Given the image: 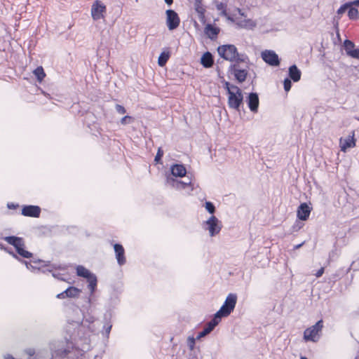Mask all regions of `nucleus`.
<instances>
[{
	"label": "nucleus",
	"instance_id": "1",
	"mask_svg": "<svg viewBox=\"0 0 359 359\" xmlns=\"http://www.w3.org/2000/svg\"><path fill=\"white\" fill-rule=\"evenodd\" d=\"M4 240L8 244L13 246L15 249L14 252L12 249L9 248H4V250L11 255L14 259L21 262V258H31L32 253L26 250L25 240L22 237L15 236H9L4 238Z\"/></svg>",
	"mask_w": 359,
	"mask_h": 359
},
{
	"label": "nucleus",
	"instance_id": "2",
	"mask_svg": "<svg viewBox=\"0 0 359 359\" xmlns=\"http://www.w3.org/2000/svg\"><path fill=\"white\" fill-rule=\"evenodd\" d=\"M218 54L224 60L235 62L248 63L249 58L245 54H239L234 45L226 44L217 48Z\"/></svg>",
	"mask_w": 359,
	"mask_h": 359
},
{
	"label": "nucleus",
	"instance_id": "3",
	"mask_svg": "<svg viewBox=\"0 0 359 359\" xmlns=\"http://www.w3.org/2000/svg\"><path fill=\"white\" fill-rule=\"evenodd\" d=\"M237 302V295L234 293H230L227 295L223 305L219 311L216 312L214 317L219 322L222 318L229 316L231 313L234 310Z\"/></svg>",
	"mask_w": 359,
	"mask_h": 359
},
{
	"label": "nucleus",
	"instance_id": "4",
	"mask_svg": "<svg viewBox=\"0 0 359 359\" xmlns=\"http://www.w3.org/2000/svg\"><path fill=\"white\" fill-rule=\"evenodd\" d=\"M233 89L235 90L228 94V105L229 108L239 111L243 100V93L238 87H234Z\"/></svg>",
	"mask_w": 359,
	"mask_h": 359
},
{
	"label": "nucleus",
	"instance_id": "5",
	"mask_svg": "<svg viewBox=\"0 0 359 359\" xmlns=\"http://www.w3.org/2000/svg\"><path fill=\"white\" fill-rule=\"evenodd\" d=\"M323 327V321L318 320L314 325L307 328L304 332V339L305 341H317L318 332L321 331Z\"/></svg>",
	"mask_w": 359,
	"mask_h": 359
},
{
	"label": "nucleus",
	"instance_id": "6",
	"mask_svg": "<svg viewBox=\"0 0 359 359\" xmlns=\"http://www.w3.org/2000/svg\"><path fill=\"white\" fill-rule=\"evenodd\" d=\"M222 227V222L214 215L211 216L204 224V228L209 231L210 236L217 235Z\"/></svg>",
	"mask_w": 359,
	"mask_h": 359
},
{
	"label": "nucleus",
	"instance_id": "7",
	"mask_svg": "<svg viewBox=\"0 0 359 359\" xmlns=\"http://www.w3.org/2000/svg\"><path fill=\"white\" fill-rule=\"evenodd\" d=\"M73 349L72 344H67L66 348L60 347L52 352V357L50 359H69V355ZM41 353L36 354V359H41Z\"/></svg>",
	"mask_w": 359,
	"mask_h": 359
},
{
	"label": "nucleus",
	"instance_id": "8",
	"mask_svg": "<svg viewBox=\"0 0 359 359\" xmlns=\"http://www.w3.org/2000/svg\"><path fill=\"white\" fill-rule=\"evenodd\" d=\"M107 12L106 6L100 0H95L91 6V16L94 20L104 18V14Z\"/></svg>",
	"mask_w": 359,
	"mask_h": 359
},
{
	"label": "nucleus",
	"instance_id": "9",
	"mask_svg": "<svg viewBox=\"0 0 359 359\" xmlns=\"http://www.w3.org/2000/svg\"><path fill=\"white\" fill-rule=\"evenodd\" d=\"M261 56L262 60L270 66L278 67L280 65L279 57L274 50H265L262 52Z\"/></svg>",
	"mask_w": 359,
	"mask_h": 359
},
{
	"label": "nucleus",
	"instance_id": "10",
	"mask_svg": "<svg viewBox=\"0 0 359 359\" xmlns=\"http://www.w3.org/2000/svg\"><path fill=\"white\" fill-rule=\"evenodd\" d=\"M238 63L239 62H235L231 65L229 71L234 75L235 79L239 83H243L247 78L248 71L245 69H241Z\"/></svg>",
	"mask_w": 359,
	"mask_h": 359
},
{
	"label": "nucleus",
	"instance_id": "11",
	"mask_svg": "<svg viewBox=\"0 0 359 359\" xmlns=\"http://www.w3.org/2000/svg\"><path fill=\"white\" fill-rule=\"evenodd\" d=\"M166 24L170 30L175 29L180 25V20L178 14L172 9L166 11Z\"/></svg>",
	"mask_w": 359,
	"mask_h": 359
},
{
	"label": "nucleus",
	"instance_id": "12",
	"mask_svg": "<svg viewBox=\"0 0 359 359\" xmlns=\"http://www.w3.org/2000/svg\"><path fill=\"white\" fill-rule=\"evenodd\" d=\"M356 140L355 139V132L353 130L351 135H348L346 138L341 137L339 140V146L341 151L346 152L347 149L355 147Z\"/></svg>",
	"mask_w": 359,
	"mask_h": 359
},
{
	"label": "nucleus",
	"instance_id": "13",
	"mask_svg": "<svg viewBox=\"0 0 359 359\" xmlns=\"http://www.w3.org/2000/svg\"><path fill=\"white\" fill-rule=\"evenodd\" d=\"M166 184L177 189H184L188 186L191 185V180L190 179H188L187 180L182 181L175 180L172 177H170V175H167Z\"/></svg>",
	"mask_w": 359,
	"mask_h": 359
},
{
	"label": "nucleus",
	"instance_id": "14",
	"mask_svg": "<svg viewBox=\"0 0 359 359\" xmlns=\"http://www.w3.org/2000/svg\"><path fill=\"white\" fill-rule=\"evenodd\" d=\"M246 102L250 110L256 113L258 111L259 100L257 93H250L246 98Z\"/></svg>",
	"mask_w": 359,
	"mask_h": 359
},
{
	"label": "nucleus",
	"instance_id": "15",
	"mask_svg": "<svg viewBox=\"0 0 359 359\" xmlns=\"http://www.w3.org/2000/svg\"><path fill=\"white\" fill-rule=\"evenodd\" d=\"M81 292V290L76 287L70 286L67 287L65 291L57 294V299L65 298H76L78 297Z\"/></svg>",
	"mask_w": 359,
	"mask_h": 359
},
{
	"label": "nucleus",
	"instance_id": "16",
	"mask_svg": "<svg viewBox=\"0 0 359 359\" xmlns=\"http://www.w3.org/2000/svg\"><path fill=\"white\" fill-rule=\"evenodd\" d=\"M41 213V208L38 205H24L22 208V215L30 217H39Z\"/></svg>",
	"mask_w": 359,
	"mask_h": 359
},
{
	"label": "nucleus",
	"instance_id": "17",
	"mask_svg": "<svg viewBox=\"0 0 359 359\" xmlns=\"http://www.w3.org/2000/svg\"><path fill=\"white\" fill-rule=\"evenodd\" d=\"M311 208L306 203H301L297 211V217L302 221H306L309 217Z\"/></svg>",
	"mask_w": 359,
	"mask_h": 359
},
{
	"label": "nucleus",
	"instance_id": "18",
	"mask_svg": "<svg viewBox=\"0 0 359 359\" xmlns=\"http://www.w3.org/2000/svg\"><path fill=\"white\" fill-rule=\"evenodd\" d=\"M219 321L214 317L209 323L206 324L203 330L198 334L196 339L198 340L208 335L214 330V328L219 324Z\"/></svg>",
	"mask_w": 359,
	"mask_h": 359
},
{
	"label": "nucleus",
	"instance_id": "19",
	"mask_svg": "<svg viewBox=\"0 0 359 359\" xmlns=\"http://www.w3.org/2000/svg\"><path fill=\"white\" fill-rule=\"evenodd\" d=\"M114 250L116 255V259L118 265L123 266L126 264L125 250L122 245L116 243L114 245Z\"/></svg>",
	"mask_w": 359,
	"mask_h": 359
},
{
	"label": "nucleus",
	"instance_id": "20",
	"mask_svg": "<svg viewBox=\"0 0 359 359\" xmlns=\"http://www.w3.org/2000/svg\"><path fill=\"white\" fill-rule=\"evenodd\" d=\"M220 29L212 24H207L204 28V33L211 40H215L217 38L219 34Z\"/></svg>",
	"mask_w": 359,
	"mask_h": 359
},
{
	"label": "nucleus",
	"instance_id": "21",
	"mask_svg": "<svg viewBox=\"0 0 359 359\" xmlns=\"http://www.w3.org/2000/svg\"><path fill=\"white\" fill-rule=\"evenodd\" d=\"M171 175L170 177H182L186 175L187 170L182 164H174L170 168Z\"/></svg>",
	"mask_w": 359,
	"mask_h": 359
},
{
	"label": "nucleus",
	"instance_id": "22",
	"mask_svg": "<svg viewBox=\"0 0 359 359\" xmlns=\"http://www.w3.org/2000/svg\"><path fill=\"white\" fill-rule=\"evenodd\" d=\"M289 79L294 82H298L301 79L302 72L296 65H292L288 69Z\"/></svg>",
	"mask_w": 359,
	"mask_h": 359
},
{
	"label": "nucleus",
	"instance_id": "23",
	"mask_svg": "<svg viewBox=\"0 0 359 359\" xmlns=\"http://www.w3.org/2000/svg\"><path fill=\"white\" fill-rule=\"evenodd\" d=\"M201 63L205 68L212 67L214 64L212 55L208 51L205 52L201 58Z\"/></svg>",
	"mask_w": 359,
	"mask_h": 359
},
{
	"label": "nucleus",
	"instance_id": "24",
	"mask_svg": "<svg viewBox=\"0 0 359 359\" xmlns=\"http://www.w3.org/2000/svg\"><path fill=\"white\" fill-rule=\"evenodd\" d=\"M104 320H105V323H104V324L103 325V328H102V334L104 336H105L107 338H108L109 333L111 332V327H112V324L110 322L111 314L110 313L105 314Z\"/></svg>",
	"mask_w": 359,
	"mask_h": 359
},
{
	"label": "nucleus",
	"instance_id": "25",
	"mask_svg": "<svg viewBox=\"0 0 359 359\" xmlns=\"http://www.w3.org/2000/svg\"><path fill=\"white\" fill-rule=\"evenodd\" d=\"M30 260L29 261H27V260H22L21 261V263H22L23 264L25 265L26 268L31 271L33 273H39L41 271V264H33V262H32V258H29Z\"/></svg>",
	"mask_w": 359,
	"mask_h": 359
},
{
	"label": "nucleus",
	"instance_id": "26",
	"mask_svg": "<svg viewBox=\"0 0 359 359\" xmlns=\"http://www.w3.org/2000/svg\"><path fill=\"white\" fill-rule=\"evenodd\" d=\"M88 283V288L90 291V294L92 295L94 292L96 290L97 287V279L96 276L94 273H91L87 278H86Z\"/></svg>",
	"mask_w": 359,
	"mask_h": 359
},
{
	"label": "nucleus",
	"instance_id": "27",
	"mask_svg": "<svg viewBox=\"0 0 359 359\" xmlns=\"http://www.w3.org/2000/svg\"><path fill=\"white\" fill-rule=\"evenodd\" d=\"M344 48L346 53L351 57H353L355 50H356L354 43L348 39H346L344 41Z\"/></svg>",
	"mask_w": 359,
	"mask_h": 359
},
{
	"label": "nucleus",
	"instance_id": "28",
	"mask_svg": "<svg viewBox=\"0 0 359 359\" xmlns=\"http://www.w3.org/2000/svg\"><path fill=\"white\" fill-rule=\"evenodd\" d=\"M237 25L241 28L253 29L256 27L257 24L252 20L247 19L237 22Z\"/></svg>",
	"mask_w": 359,
	"mask_h": 359
},
{
	"label": "nucleus",
	"instance_id": "29",
	"mask_svg": "<svg viewBox=\"0 0 359 359\" xmlns=\"http://www.w3.org/2000/svg\"><path fill=\"white\" fill-rule=\"evenodd\" d=\"M76 270L78 276L84 278L86 279L92 273V272L81 265L77 266Z\"/></svg>",
	"mask_w": 359,
	"mask_h": 359
},
{
	"label": "nucleus",
	"instance_id": "30",
	"mask_svg": "<svg viewBox=\"0 0 359 359\" xmlns=\"http://www.w3.org/2000/svg\"><path fill=\"white\" fill-rule=\"evenodd\" d=\"M170 56L169 51H163L158 59V64L160 67H163L167 63Z\"/></svg>",
	"mask_w": 359,
	"mask_h": 359
},
{
	"label": "nucleus",
	"instance_id": "31",
	"mask_svg": "<svg viewBox=\"0 0 359 359\" xmlns=\"http://www.w3.org/2000/svg\"><path fill=\"white\" fill-rule=\"evenodd\" d=\"M33 73L39 82H41L46 76L45 72L41 66L37 67Z\"/></svg>",
	"mask_w": 359,
	"mask_h": 359
},
{
	"label": "nucleus",
	"instance_id": "32",
	"mask_svg": "<svg viewBox=\"0 0 359 359\" xmlns=\"http://www.w3.org/2000/svg\"><path fill=\"white\" fill-rule=\"evenodd\" d=\"M358 11L357 8L351 6L348 10V16L351 20H356L358 18Z\"/></svg>",
	"mask_w": 359,
	"mask_h": 359
},
{
	"label": "nucleus",
	"instance_id": "33",
	"mask_svg": "<svg viewBox=\"0 0 359 359\" xmlns=\"http://www.w3.org/2000/svg\"><path fill=\"white\" fill-rule=\"evenodd\" d=\"M201 3H202V0H195L196 11L198 14H200L201 18L202 19H204L205 9L201 6Z\"/></svg>",
	"mask_w": 359,
	"mask_h": 359
},
{
	"label": "nucleus",
	"instance_id": "34",
	"mask_svg": "<svg viewBox=\"0 0 359 359\" xmlns=\"http://www.w3.org/2000/svg\"><path fill=\"white\" fill-rule=\"evenodd\" d=\"M31 258H32V262H33V264H41V267L50 266V261H46V260H43L41 259H37V258L34 257L33 255H32V257H31Z\"/></svg>",
	"mask_w": 359,
	"mask_h": 359
},
{
	"label": "nucleus",
	"instance_id": "35",
	"mask_svg": "<svg viewBox=\"0 0 359 359\" xmlns=\"http://www.w3.org/2000/svg\"><path fill=\"white\" fill-rule=\"evenodd\" d=\"M216 8L217 11H221L220 15L222 16H227L226 12V5L222 2L218 3L216 5Z\"/></svg>",
	"mask_w": 359,
	"mask_h": 359
},
{
	"label": "nucleus",
	"instance_id": "36",
	"mask_svg": "<svg viewBox=\"0 0 359 359\" xmlns=\"http://www.w3.org/2000/svg\"><path fill=\"white\" fill-rule=\"evenodd\" d=\"M351 3L347 2L343 5H341L339 8L337 10V14L338 15H342L346 11L348 10V8L351 7Z\"/></svg>",
	"mask_w": 359,
	"mask_h": 359
},
{
	"label": "nucleus",
	"instance_id": "37",
	"mask_svg": "<svg viewBox=\"0 0 359 359\" xmlns=\"http://www.w3.org/2000/svg\"><path fill=\"white\" fill-rule=\"evenodd\" d=\"M205 208L206 210L210 213L213 214L215 212V205L210 202V201H206L205 203Z\"/></svg>",
	"mask_w": 359,
	"mask_h": 359
},
{
	"label": "nucleus",
	"instance_id": "38",
	"mask_svg": "<svg viewBox=\"0 0 359 359\" xmlns=\"http://www.w3.org/2000/svg\"><path fill=\"white\" fill-rule=\"evenodd\" d=\"M283 86H284V90L286 92H288L291 89V87H292V80L290 79L289 78H285L283 81Z\"/></svg>",
	"mask_w": 359,
	"mask_h": 359
},
{
	"label": "nucleus",
	"instance_id": "39",
	"mask_svg": "<svg viewBox=\"0 0 359 359\" xmlns=\"http://www.w3.org/2000/svg\"><path fill=\"white\" fill-rule=\"evenodd\" d=\"M133 121V118L132 116L126 115L121 119L120 123L122 125H127V124L130 123Z\"/></svg>",
	"mask_w": 359,
	"mask_h": 359
},
{
	"label": "nucleus",
	"instance_id": "40",
	"mask_svg": "<svg viewBox=\"0 0 359 359\" xmlns=\"http://www.w3.org/2000/svg\"><path fill=\"white\" fill-rule=\"evenodd\" d=\"M196 338L195 339L194 337H189L187 339V344L190 350H194L195 344H196Z\"/></svg>",
	"mask_w": 359,
	"mask_h": 359
},
{
	"label": "nucleus",
	"instance_id": "41",
	"mask_svg": "<svg viewBox=\"0 0 359 359\" xmlns=\"http://www.w3.org/2000/svg\"><path fill=\"white\" fill-rule=\"evenodd\" d=\"M224 86L228 94L235 90L234 89H233V88L237 87L235 85L230 84V83L228 81H225Z\"/></svg>",
	"mask_w": 359,
	"mask_h": 359
},
{
	"label": "nucleus",
	"instance_id": "42",
	"mask_svg": "<svg viewBox=\"0 0 359 359\" xmlns=\"http://www.w3.org/2000/svg\"><path fill=\"white\" fill-rule=\"evenodd\" d=\"M163 151L161 148H158V151H157V153H156V155L155 156V158H154V161L156 162V163H159L161 160V158L163 157Z\"/></svg>",
	"mask_w": 359,
	"mask_h": 359
},
{
	"label": "nucleus",
	"instance_id": "43",
	"mask_svg": "<svg viewBox=\"0 0 359 359\" xmlns=\"http://www.w3.org/2000/svg\"><path fill=\"white\" fill-rule=\"evenodd\" d=\"M116 112L119 114H123L126 112L125 107L121 104H116L115 106Z\"/></svg>",
	"mask_w": 359,
	"mask_h": 359
},
{
	"label": "nucleus",
	"instance_id": "44",
	"mask_svg": "<svg viewBox=\"0 0 359 359\" xmlns=\"http://www.w3.org/2000/svg\"><path fill=\"white\" fill-rule=\"evenodd\" d=\"M302 228V225L299 224V222H296L293 226L292 229L294 231H298Z\"/></svg>",
	"mask_w": 359,
	"mask_h": 359
},
{
	"label": "nucleus",
	"instance_id": "45",
	"mask_svg": "<svg viewBox=\"0 0 359 359\" xmlns=\"http://www.w3.org/2000/svg\"><path fill=\"white\" fill-rule=\"evenodd\" d=\"M323 273H324V268H323V267H322V268H320V269L316 272V277H318V278H319V277H320V276L323 274Z\"/></svg>",
	"mask_w": 359,
	"mask_h": 359
},
{
	"label": "nucleus",
	"instance_id": "46",
	"mask_svg": "<svg viewBox=\"0 0 359 359\" xmlns=\"http://www.w3.org/2000/svg\"><path fill=\"white\" fill-rule=\"evenodd\" d=\"M352 58H355V59H358L359 60V48H356V50H355Z\"/></svg>",
	"mask_w": 359,
	"mask_h": 359
},
{
	"label": "nucleus",
	"instance_id": "47",
	"mask_svg": "<svg viewBox=\"0 0 359 359\" xmlns=\"http://www.w3.org/2000/svg\"><path fill=\"white\" fill-rule=\"evenodd\" d=\"M53 276L59 279V280H63V281H65V278H62L60 277V273H53Z\"/></svg>",
	"mask_w": 359,
	"mask_h": 359
},
{
	"label": "nucleus",
	"instance_id": "48",
	"mask_svg": "<svg viewBox=\"0 0 359 359\" xmlns=\"http://www.w3.org/2000/svg\"><path fill=\"white\" fill-rule=\"evenodd\" d=\"M27 354H29L30 356H32L34 355L35 353V351L34 349H32V348H29V350L27 351Z\"/></svg>",
	"mask_w": 359,
	"mask_h": 359
},
{
	"label": "nucleus",
	"instance_id": "49",
	"mask_svg": "<svg viewBox=\"0 0 359 359\" xmlns=\"http://www.w3.org/2000/svg\"><path fill=\"white\" fill-rule=\"evenodd\" d=\"M86 321L93 323L95 321V318L93 316H89L88 318H86Z\"/></svg>",
	"mask_w": 359,
	"mask_h": 359
},
{
	"label": "nucleus",
	"instance_id": "50",
	"mask_svg": "<svg viewBox=\"0 0 359 359\" xmlns=\"http://www.w3.org/2000/svg\"><path fill=\"white\" fill-rule=\"evenodd\" d=\"M350 3H351L352 6H353V5L359 6V0H355L353 1H351Z\"/></svg>",
	"mask_w": 359,
	"mask_h": 359
},
{
	"label": "nucleus",
	"instance_id": "51",
	"mask_svg": "<svg viewBox=\"0 0 359 359\" xmlns=\"http://www.w3.org/2000/svg\"><path fill=\"white\" fill-rule=\"evenodd\" d=\"M237 11H238V13H239L241 16H243V17H245V13L242 11V10H241V8H237Z\"/></svg>",
	"mask_w": 359,
	"mask_h": 359
},
{
	"label": "nucleus",
	"instance_id": "52",
	"mask_svg": "<svg viewBox=\"0 0 359 359\" xmlns=\"http://www.w3.org/2000/svg\"><path fill=\"white\" fill-rule=\"evenodd\" d=\"M165 4L170 6L173 3V0H164Z\"/></svg>",
	"mask_w": 359,
	"mask_h": 359
},
{
	"label": "nucleus",
	"instance_id": "53",
	"mask_svg": "<svg viewBox=\"0 0 359 359\" xmlns=\"http://www.w3.org/2000/svg\"><path fill=\"white\" fill-rule=\"evenodd\" d=\"M15 207H16V205H14L13 203H11V204H10V203H8V208H15Z\"/></svg>",
	"mask_w": 359,
	"mask_h": 359
},
{
	"label": "nucleus",
	"instance_id": "54",
	"mask_svg": "<svg viewBox=\"0 0 359 359\" xmlns=\"http://www.w3.org/2000/svg\"><path fill=\"white\" fill-rule=\"evenodd\" d=\"M228 20H230L231 22H234V20L233 18H231V16H229L228 14H227V16H225Z\"/></svg>",
	"mask_w": 359,
	"mask_h": 359
},
{
	"label": "nucleus",
	"instance_id": "55",
	"mask_svg": "<svg viewBox=\"0 0 359 359\" xmlns=\"http://www.w3.org/2000/svg\"><path fill=\"white\" fill-rule=\"evenodd\" d=\"M52 267H53V269H62L60 266H57L56 264H53V265H52Z\"/></svg>",
	"mask_w": 359,
	"mask_h": 359
},
{
	"label": "nucleus",
	"instance_id": "56",
	"mask_svg": "<svg viewBox=\"0 0 359 359\" xmlns=\"http://www.w3.org/2000/svg\"><path fill=\"white\" fill-rule=\"evenodd\" d=\"M303 244H304V243H301V244H299V245H296V246L294 247V248H295V249H298V248H299L301 246H302V245H303Z\"/></svg>",
	"mask_w": 359,
	"mask_h": 359
},
{
	"label": "nucleus",
	"instance_id": "57",
	"mask_svg": "<svg viewBox=\"0 0 359 359\" xmlns=\"http://www.w3.org/2000/svg\"><path fill=\"white\" fill-rule=\"evenodd\" d=\"M4 248H5V247L4 246V245H3V244H1V243H0V248H1V250H4Z\"/></svg>",
	"mask_w": 359,
	"mask_h": 359
},
{
	"label": "nucleus",
	"instance_id": "58",
	"mask_svg": "<svg viewBox=\"0 0 359 359\" xmlns=\"http://www.w3.org/2000/svg\"><path fill=\"white\" fill-rule=\"evenodd\" d=\"M300 359H308V358H306V357H304V356H302V357L300 358Z\"/></svg>",
	"mask_w": 359,
	"mask_h": 359
},
{
	"label": "nucleus",
	"instance_id": "59",
	"mask_svg": "<svg viewBox=\"0 0 359 359\" xmlns=\"http://www.w3.org/2000/svg\"><path fill=\"white\" fill-rule=\"evenodd\" d=\"M88 302L90 303V298L88 297Z\"/></svg>",
	"mask_w": 359,
	"mask_h": 359
}]
</instances>
